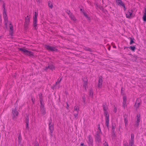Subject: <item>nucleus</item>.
<instances>
[{
  "instance_id": "nucleus-1",
  "label": "nucleus",
  "mask_w": 146,
  "mask_h": 146,
  "mask_svg": "<svg viewBox=\"0 0 146 146\" xmlns=\"http://www.w3.org/2000/svg\"><path fill=\"white\" fill-rule=\"evenodd\" d=\"M103 109L104 110V115L105 117V125L108 129H109V115L108 111V107L106 103L103 104Z\"/></svg>"
},
{
  "instance_id": "nucleus-2",
  "label": "nucleus",
  "mask_w": 146,
  "mask_h": 146,
  "mask_svg": "<svg viewBox=\"0 0 146 146\" xmlns=\"http://www.w3.org/2000/svg\"><path fill=\"white\" fill-rule=\"evenodd\" d=\"M19 114V113L16 108L12 109L11 115L12 119L13 120H16L18 117Z\"/></svg>"
},
{
  "instance_id": "nucleus-3",
  "label": "nucleus",
  "mask_w": 146,
  "mask_h": 146,
  "mask_svg": "<svg viewBox=\"0 0 146 146\" xmlns=\"http://www.w3.org/2000/svg\"><path fill=\"white\" fill-rule=\"evenodd\" d=\"M38 15V13L36 12H35L34 16L33 17V25L34 27L35 28V29L36 30L37 29V17Z\"/></svg>"
},
{
  "instance_id": "nucleus-4",
  "label": "nucleus",
  "mask_w": 146,
  "mask_h": 146,
  "mask_svg": "<svg viewBox=\"0 0 146 146\" xmlns=\"http://www.w3.org/2000/svg\"><path fill=\"white\" fill-rule=\"evenodd\" d=\"M79 110V107L78 106H76L74 107V115L76 119L78 118V115Z\"/></svg>"
},
{
  "instance_id": "nucleus-5",
  "label": "nucleus",
  "mask_w": 146,
  "mask_h": 146,
  "mask_svg": "<svg viewBox=\"0 0 146 146\" xmlns=\"http://www.w3.org/2000/svg\"><path fill=\"white\" fill-rule=\"evenodd\" d=\"M30 23L29 17L28 15L25 18V23L24 24V28L25 30H27L28 28V26Z\"/></svg>"
},
{
  "instance_id": "nucleus-6",
  "label": "nucleus",
  "mask_w": 146,
  "mask_h": 146,
  "mask_svg": "<svg viewBox=\"0 0 146 146\" xmlns=\"http://www.w3.org/2000/svg\"><path fill=\"white\" fill-rule=\"evenodd\" d=\"M3 15L5 23V25L6 27H7V26L8 20L7 14L6 11H3Z\"/></svg>"
},
{
  "instance_id": "nucleus-7",
  "label": "nucleus",
  "mask_w": 146,
  "mask_h": 146,
  "mask_svg": "<svg viewBox=\"0 0 146 146\" xmlns=\"http://www.w3.org/2000/svg\"><path fill=\"white\" fill-rule=\"evenodd\" d=\"M45 48L48 50L52 52L57 51L58 50L55 47L50 46L48 45H46Z\"/></svg>"
},
{
  "instance_id": "nucleus-8",
  "label": "nucleus",
  "mask_w": 146,
  "mask_h": 146,
  "mask_svg": "<svg viewBox=\"0 0 146 146\" xmlns=\"http://www.w3.org/2000/svg\"><path fill=\"white\" fill-rule=\"evenodd\" d=\"M87 142L89 146H92L93 145V140L91 136L89 135L87 137Z\"/></svg>"
},
{
  "instance_id": "nucleus-9",
  "label": "nucleus",
  "mask_w": 146,
  "mask_h": 146,
  "mask_svg": "<svg viewBox=\"0 0 146 146\" xmlns=\"http://www.w3.org/2000/svg\"><path fill=\"white\" fill-rule=\"evenodd\" d=\"M102 76H100L99 78L98 83V88H101L102 87Z\"/></svg>"
},
{
  "instance_id": "nucleus-10",
  "label": "nucleus",
  "mask_w": 146,
  "mask_h": 146,
  "mask_svg": "<svg viewBox=\"0 0 146 146\" xmlns=\"http://www.w3.org/2000/svg\"><path fill=\"white\" fill-rule=\"evenodd\" d=\"M133 12V11L132 9H129L126 14V17L128 18H130L132 15Z\"/></svg>"
},
{
  "instance_id": "nucleus-11",
  "label": "nucleus",
  "mask_w": 146,
  "mask_h": 146,
  "mask_svg": "<svg viewBox=\"0 0 146 146\" xmlns=\"http://www.w3.org/2000/svg\"><path fill=\"white\" fill-rule=\"evenodd\" d=\"M141 102V100L139 98H137V100H136V101L135 105V108H138L140 105Z\"/></svg>"
},
{
  "instance_id": "nucleus-12",
  "label": "nucleus",
  "mask_w": 146,
  "mask_h": 146,
  "mask_svg": "<svg viewBox=\"0 0 146 146\" xmlns=\"http://www.w3.org/2000/svg\"><path fill=\"white\" fill-rule=\"evenodd\" d=\"M49 127L50 131V135L51 136V137H52V133H53L54 130L53 124H52V125H49Z\"/></svg>"
},
{
  "instance_id": "nucleus-13",
  "label": "nucleus",
  "mask_w": 146,
  "mask_h": 146,
  "mask_svg": "<svg viewBox=\"0 0 146 146\" xmlns=\"http://www.w3.org/2000/svg\"><path fill=\"white\" fill-rule=\"evenodd\" d=\"M127 97L126 96H124L123 98V107L125 109L127 106L126 105Z\"/></svg>"
},
{
  "instance_id": "nucleus-14",
  "label": "nucleus",
  "mask_w": 146,
  "mask_h": 146,
  "mask_svg": "<svg viewBox=\"0 0 146 146\" xmlns=\"http://www.w3.org/2000/svg\"><path fill=\"white\" fill-rule=\"evenodd\" d=\"M48 69L53 70L54 69V67L53 65L49 64L48 66H46L44 69V70H47Z\"/></svg>"
},
{
  "instance_id": "nucleus-15",
  "label": "nucleus",
  "mask_w": 146,
  "mask_h": 146,
  "mask_svg": "<svg viewBox=\"0 0 146 146\" xmlns=\"http://www.w3.org/2000/svg\"><path fill=\"white\" fill-rule=\"evenodd\" d=\"M88 81L86 80L85 81H84V85L83 87L84 88L85 90L86 91L87 90V89L88 88Z\"/></svg>"
},
{
  "instance_id": "nucleus-16",
  "label": "nucleus",
  "mask_w": 146,
  "mask_h": 146,
  "mask_svg": "<svg viewBox=\"0 0 146 146\" xmlns=\"http://www.w3.org/2000/svg\"><path fill=\"white\" fill-rule=\"evenodd\" d=\"M124 122L125 123V127H127L128 125V120L127 117L126 115H124Z\"/></svg>"
},
{
  "instance_id": "nucleus-17",
  "label": "nucleus",
  "mask_w": 146,
  "mask_h": 146,
  "mask_svg": "<svg viewBox=\"0 0 146 146\" xmlns=\"http://www.w3.org/2000/svg\"><path fill=\"white\" fill-rule=\"evenodd\" d=\"M101 133V131L100 132L99 130H98V131L96 132V137L99 140H100V133Z\"/></svg>"
},
{
  "instance_id": "nucleus-18",
  "label": "nucleus",
  "mask_w": 146,
  "mask_h": 146,
  "mask_svg": "<svg viewBox=\"0 0 146 146\" xmlns=\"http://www.w3.org/2000/svg\"><path fill=\"white\" fill-rule=\"evenodd\" d=\"M116 3L118 5L120 6H122L124 4L121 0H117Z\"/></svg>"
},
{
  "instance_id": "nucleus-19",
  "label": "nucleus",
  "mask_w": 146,
  "mask_h": 146,
  "mask_svg": "<svg viewBox=\"0 0 146 146\" xmlns=\"http://www.w3.org/2000/svg\"><path fill=\"white\" fill-rule=\"evenodd\" d=\"M111 127V131L113 133H114L115 132V129L116 127V125L115 123H112V124Z\"/></svg>"
},
{
  "instance_id": "nucleus-20",
  "label": "nucleus",
  "mask_w": 146,
  "mask_h": 146,
  "mask_svg": "<svg viewBox=\"0 0 146 146\" xmlns=\"http://www.w3.org/2000/svg\"><path fill=\"white\" fill-rule=\"evenodd\" d=\"M19 50L21 52H23L24 54L25 55L28 51L25 48H19Z\"/></svg>"
},
{
  "instance_id": "nucleus-21",
  "label": "nucleus",
  "mask_w": 146,
  "mask_h": 146,
  "mask_svg": "<svg viewBox=\"0 0 146 146\" xmlns=\"http://www.w3.org/2000/svg\"><path fill=\"white\" fill-rule=\"evenodd\" d=\"M144 12L143 17V20L144 21H146V9H145Z\"/></svg>"
},
{
  "instance_id": "nucleus-22",
  "label": "nucleus",
  "mask_w": 146,
  "mask_h": 146,
  "mask_svg": "<svg viewBox=\"0 0 146 146\" xmlns=\"http://www.w3.org/2000/svg\"><path fill=\"white\" fill-rule=\"evenodd\" d=\"M69 15L70 17V18L72 20H73L74 21H76V19L74 17V15L72 14V13H70V14H69Z\"/></svg>"
},
{
  "instance_id": "nucleus-23",
  "label": "nucleus",
  "mask_w": 146,
  "mask_h": 146,
  "mask_svg": "<svg viewBox=\"0 0 146 146\" xmlns=\"http://www.w3.org/2000/svg\"><path fill=\"white\" fill-rule=\"evenodd\" d=\"M140 115L139 114H137V121L136 122L139 123L140 121Z\"/></svg>"
},
{
  "instance_id": "nucleus-24",
  "label": "nucleus",
  "mask_w": 146,
  "mask_h": 146,
  "mask_svg": "<svg viewBox=\"0 0 146 146\" xmlns=\"http://www.w3.org/2000/svg\"><path fill=\"white\" fill-rule=\"evenodd\" d=\"M40 108H44V106L43 104V103L42 100V98H40Z\"/></svg>"
},
{
  "instance_id": "nucleus-25",
  "label": "nucleus",
  "mask_w": 146,
  "mask_h": 146,
  "mask_svg": "<svg viewBox=\"0 0 146 146\" xmlns=\"http://www.w3.org/2000/svg\"><path fill=\"white\" fill-rule=\"evenodd\" d=\"M26 55L31 56L33 55V53L32 52L27 51Z\"/></svg>"
},
{
  "instance_id": "nucleus-26",
  "label": "nucleus",
  "mask_w": 146,
  "mask_h": 146,
  "mask_svg": "<svg viewBox=\"0 0 146 146\" xmlns=\"http://www.w3.org/2000/svg\"><path fill=\"white\" fill-rule=\"evenodd\" d=\"M48 5L49 7L51 9H52L53 7L52 4L50 1H49L48 2Z\"/></svg>"
},
{
  "instance_id": "nucleus-27",
  "label": "nucleus",
  "mask_w": 146,
  "mask_h": 146,
  "mask_svg": "<svg viewBox=\"0 0 146 146\" xmlns=\"http://www.w3.org/2000/svg\"><path fill=\"white\" fill-rule=\"evenodd\" d=\"M89 93L90 96H92V97H93V92L92 88L90 89Z\"/></svg>"
},
{
  "instance_id": "nucleus-28",
  "label": "nucleus",
  "mask_w": 146,
  "mask_h": 146,
  "mask_svg": "<svg viewBox=\"0 0 146 146\" xmlns=\"http://www.w3.org/2000/svg\"><path fill=\"white\" fill-rule=\"evenodd\" d=\"M40 111L42 113L43 115H44L46 113L45 111L44 108H40Z\"/></svg>"
},
{
  "instance_id": "nucleus-29",
  "label": "nucleus",
  "mask_w": 146,
  "mask_h": 146,
  "mask_svg": "<svg viewBox=\"0 0 146 146\" xmlns=\"http://www.w3.org/2000/svg\"><path fill=\"white\" fill-rule=\"evenodd\" d=\"M84 15V16L88 20H90V17L88 16V15L85 12H83Z\"/></svg>"
},
{
  "instance_id": "nucleus-30",
  "label": "nucleus",
  "mask_w": 146,
  "mask_h": 146,
  "mask_svg": "<svg viewBox=\"0 0 146 146\" xmlns=\"http://www.w3.org/2000/svg\"><path fill=\"white\" fill-rule=\"evenodd\" d=\"M9 28L10 30V32H12L13 30V26L12 25L11 23L10 24Z\"/></svg>"
},
{
  "instance_id": "nucleus-31",
  "label": "nucleus",
  "mask_w": 146,
  "mask_h": 146,
  "mask_svg": "<svg viewBox=\"0 0 146 146\" xmlns=\"http://www.w3.org/2000/svg\"><path fill=\"white\" fill-rule=\"evenodd\" d=\"M84 49L86 51H89L90 52H92V49L88 47H85L84 48Z\"/></svg>"
},
{
  "instance_id": "nucleus-32",
  "label": "nucleus",
  "mask_w": 146,
  "mask_h": 146,
  "mask_svg": "<svg viewBox=\"0 0 146 146\" xmlns=\"http://www.w3.org/2000/svg\"><path fill=\"white\" fill-rule=\"evenodd\" d=\"M129 48L130 49L133 51H134L135 50V49L136 48L135 46H130L129 47Z\"/></svg>"
},
{
  "instance_id": "nucleus-33",
  "label": "nucleus",
  "mask_w": 146,
  "mask_h": 146,
  "mask_svg": "<svg viewBox=\"0 0 146 146\" xmlns=\"http://www.w3.org/2000/svg\"><path fill=\"white\" fill-rule=\"evenodd\" d=\"M134 143V141L130 140L129 141V145L130 146H132L133 145Z\"/></svg>"
},
{
  "instance_id": "nucleus-34",
  "label": "nucleus",
  "mask_w": 146,
  "mask_h": 146,
  "mask_svg": "<svg viewBox=\"0 0 146 146\" xmlns=\"http://www.w3.org/2000/svg\"><path fill=\"white\" fill-rule=\"evenodd\" d=\"M134 135L133 134H132L131 135V138L130 140L134 141Z\"/></svg>"
},
{
  "instance_id": "nucleus-35",
  "label": "nucleus",
  "mask_w": 146,
  "mask_h": 146,
  "mask_svg": "<svg viewBox=\"0 0 146 146\" xmlns=\"http://www.w3.org/2000/svg\"><path fill=\"white\" fill-rule=\"evenodd\" d=\"M25 122L26 123H29V117L28 116L26 117Z\"/></svg>"
},
{
  "instance_id": "nucleus-36",
  "label": "nucleus",
  "mask_w": 146,
  "mask_h": 146,
  "mask_svg": "<svg viewBox=\"0 0 146 146\" xmlns=\"http://www.w3.org/2000/svg\"><path fill=\"white\" fill-rule=\"evenodd\" d=\"M3 7L4 9H3V11H5V3L4 2H3Z\"/></svg>"
},
{
  "instance_id": "nucleus-37",
  "label": "nucleus",
  "mask_w": 146,
  "mask_h": 146,
  "mask_svg": "<svg viewBox=\"0 0 146 146\" xmlns=\"http://www.w3.org/2000/svg\"><path fill=\"white\" fill-rule=\"evenodd\" d=\"M134 42V41H133V39L131 38H130V45L132 44Z\"/></svg>"
},
{
  "instance_id": "nucleus-38",
  "label": "nucleus",
  "mask_w": 146,
  "mask_h": 146,
  "mask_svg": "<svg viewBox=\"0 0 146 146\" xmlns=\"http://www.w3.org/2000/svg\"><path fill=\"white\" fill-rule=\"evenodd\" d=\"M139 123H137V122H136V123L135 125V128L136 127H137L138 126H139Z\"/></svg>"
},
{
  "instance_id": "nucleus-39",
  "label": "nucleus",
  "mask_w": 146,
  "mask_h": 146,
  "mask_svg": "<svg viewBox=\"0 0 146 146\" xmlns=\"http://www.w3.org/2000/svg\"><path fill=\"white\" fill-rule=\"evenodd\" d=\"M104 146H108V143L106 141H105V143H104Z\"/></svg>"
},
{
  "instance_id": "nucleus-40",
  "label": "nucleus",
  "mask_w": 146,
  "mask_h": 146,
  "mask_svg": "<svg viewBox=\"0 0 146 146\" xmlns=\"http://www.w3.org/2000/svg\"><path fill=\"white\" fill-rule=\"evenodd\" d=\"M98 130H99L100 131V132L101 129L100 127V124H98Z\"/></svg>"
},
{
  "instance_id": "nucleus-41",
  "label": "nucleus",
  "mask_w": 146,
  "mask_h": 146,
  "mask_svg": "<svg viewBox=\"0 0 146 146\" xmlns=\"http://www.w3.org/2000/svg\"><path fill=\"white\" fill-rule=\"evenodd\" d=\"M117 108H116L115 107V106H114V109H113V111H114L115 112V113H116V112H117Z\"/></svg>"
},
{
  "instance_id": "nucleus-42",
  "label": "nucleus",
  "mask_w": 146,
  "mask_h": 146,
  "mask_svg": "<svg viewBox=\"0 0 146 146\" xmlns=\"http://www.w3.org/2000/svg\"><path fill=\"white\" fill-rule=\"evenodd\" d=\"M52 119H50L49 120V125H52V124H51L52 123Z\"/></svg>"
},
{
  "instance_id": "nucleus-43",
  "label": "nucleus",
  "mask_w": 146,
  "mask_h": 146,
  "mask_svg": "<svg viewBox=\"0 0 146 146\" xmlns=\"http://www.w3.org/2000/svg\"><path fill=\"white\" fill-rule=\"evenodd\" d=\"M26 128L28 129H29V123H26Z\"/></svg>"
},
{
  "instance_id": "nucleus-44",
  "label": "nucleus",
  "mask_w": 146,
  "mask_h": 146,
  "mask_svg": "<svg viewBox=\"0 0 146 146\" xmlns=\"http://www.w3.org/2000/svg\"><path fill=\"white\" fill-rule=\"evenodd\" d=\"M122 6L123 7L124 11H125L126 9V8L125 7V4Z\"/></svg>"
},
{
  "instance_id": "nucleus-45",
  "label": "nucleus",
  "mask_w": 146,
  "mask_h": 146,
  "mask_svg": "<svg viewBox=\"0 0 146 146\" xmlns=\"http://www.w3.org/2000/svg\"><path fill=\"white\" fill-rule=\"evenodd\" d=\"M66 13L68 14L69 15V14L70 13H72L70 10H67L66 11Z\"/></svg>"
},
{
  "instance_id": "nucleus-46",
  "label": "nucleus",
  "mask_w": 146,
  "mask_h": 146,
  "mask_svg": "<svg viewBox=\"0 0 146 146\" xmlns=\"http://www.w3.org/2000/svg\"><path fill=\"white\" fill-rule=\"evenodd\" d=\"M35 146H39L38 144L37 143V141H36H36H35Z\"/></svg>"
},
{
  "instance_id": "nucleus-47",
  "label": "nucleus",
  "mask_w": 146,
  "mask_h": 146,
  "mask_svg": "<svg viewBox=\"0 0 146 146\" xmlns=\"http://www.w3.org/2000/svg\"><path fill=\"white\" fill-rule=\"evenodd\" d=\"M128 144L127 142H126L124 144V146H128Z\"/></svg>"
},
{
  "instance_id": "nucleus-48",
  "label": "nucleus",
  "mask_w": 146,
  "mask_h": 146,
  "mask_svg": "<svg viewBox=\"0 0 146 146\" xmlns=\"http://www.w3.org/2000/svg\"><path fill=\"white\" fill-rule=\"evenodd\" d=\"M31 100L32 101V102L33 104L34 103V101H35V99L33 98H32Z\"/></svg>"
},
{
  "instance_id": "nucleus-49",
  "label": "nucleus",
  "mask_w": 146,
  "mask_h": 146,
  "mask_svg": "<svg viewBox=\"0 0 146 146\" xmlns=\"http://www.w3.org/2000/svg\"><path fill=\"white\" fill-rule=\"evenodd\" d=\"M62 80V78H61L59 79L58 80V83H60Z\"/></svg>"
},
{
  "instance_id": "nucleus-50",
  "label": "nucleus",
  "mask_w": 146,
  "mask_h": 146,
  "mask_svg": "<svg viewBox=\"0 0 146 146\" xmlns=\"http://www.w3.org/2000/svg\"><path fill=\"white\" fill-rule=\"evenodd\" d=\"M2 20L1 19V15H0V23H2Z\"/></svg>"
},
{
  "instance_id": "nucleus-51",
  "label": "nucleus",
  "mask_w": 146,
  "mask_h": 146,
  "mask_svg": "<svg viewBox=\"0 0 146 146\" xmlns=\"http://www.w3.org/2000/svg\"><path fill=\"white\" fill-rule=\"evenodd\" d=\"M84 143H81V144H80V145L81 146H83V145H84Z\"/></svg>"
},
{
  "instance_id": "nucleus-52",
  "label": "nucleus",
  "mask_w": 146,
  "mask_h": 146,
  "mask_svg": "<svg viewBox=\"0 0 146 146\" xmlns=\"http://www.w3.org/2000/svg\"><path fill=\"white\" fill-rule=\"evenodd\" d=\"M36 1L37 2H40V0H36Z\"/></svg>"
},
{
  "instance_id": "nucleus-53",
  "label": "nucleus",
  "mask_w": 146,
  "mask_h": 146,
  "mask_svg": "<svg viewBox=\"0 0 146 146\" xmlns=\"http://www.w3.org/2000/svg\"><path fill=\"white\" fill-rule=\"evenodd\" d=\"M66 104H67V106L68 107H69V105H68V103H67V102Z\"/></svg>"
},
{
  "instance_id": "nucleus-54",
  "label": "nucleus",
  "mask_w": 146,
  "mask_h": 146,
  "mask_svg": "<svg viewBox=\"0 0 146 146\" xmlns=\"http://www.w3.org/2000/svg\"><path fill=\"white\" fill-rule=\"evenodd\" d=\"M58 82H57L56 83V84H55V86H56V85L57 84V83H58Z\"/></svg>"
},
{
  "instance_id": "nucleus-55",
  "label": "nucleus",
  "mask_w": 146,
  "mask_h": 146,
  "mask_svg": "<svg viewBox=\"0 0 146 146\" xmlns=\"http://www.w3.org/2000/svg\"><path fill=\"white\" fill-rule=\"evenodd\" d=\"M128 48L127 47H125L124 48V49H125L126 48Z\"/></svg>"
},
{
  "instance_id": "nucleus-56",
  "label": "nucleus",
  "mask_w": 146,
  "mask_h": 146,
  "mask_svg": "<svg viewBox=\"0 0 146 146\" xmlns=\"http://www.w3.org/2000/svg\"><path fill=\"white\" fill-rule=\"evenodd\" d=\"M123 91V90H122V88H121V93H122V91Z\"/></svg>"
},
{
  "instance_id": "nucleus-57",
  "label": "nucleus",
  "mask_w": 146,
  "mask_h": 146,
  "mask_svg": "<svg viewBox=\"0 0 146 146\" xmlns=\"http://www.w3.org/2000/svg\"><path fill=\"white\" fill-rule=\"evenodd\" d=\"M82 9H80V11H82Z\"/></svg>"
},
{
  "instance_id": "nucleus-58",
  "label": "nucleus",
  "mask_w": 146,
  "mask_h": 146,
  "mask_svg": "<svg viewBox=\"0 0 146 146\" xmlns=\"http://www.w3.org/2000/svg\"><path fill=\"white\" fill-rule=\"evenodd\" d=\"M115 0V1H116V2L117 1V0Z\"/></svg>"
},
{
  "instance_id": "nucleus-59",
  "label": "nucleus",
  "mask_w": 146,
  "mask_h": 146,
  "mask_svg": "<svg viewBox=\"0 0 146 146\" xmlns=\"http://www.w3.org/2000/svg\"><path fill=\"white\" fill-rule=\"evenodd\" d=\"M2 1V0H0V1Z\"/></svg>"
},
{
  "instance_id": "nucleus-60",
  "label": "nucleus",
  "mask_w": 146,
  "mask_h": 146,
  "mask_svg": "<svg viewBox=\"0 0 146 146\" xmlns=\"http://www.w3.org/2000/svg\"><path fill=\"white\" fill-rule=\"evenodd\" d=\"M114 47L116 48V46H114Z\"/></svg>"
},
{
  "instance_id": "nucleus-61",
  "label": "nucleus",
  "mask_w": 146,
  "mask_h": 146,
  "mask_svg": "<svg viewBox=\"0 0 146 146\" xmlns=\"http://www.w3.org/2000/svg\"><path fill=\"white\" fill-rule=\"evenodd\" d=\"M114 47L116 48V46H114Z\"/></svg>"
},
{
  "instance_id": "nucleus-62",
  "label": "nucleus",
  "mask_w": 146,
  "mask_h": 146,
  "mask_svg": "<svg viewBox=\"0 0 146 146\" xmlns=\"http://www.w3.org/2000/svg\"><path fill=\"white\" fill-rule=\"evenodd\" d=\"M84 102H85V101L84 100Z\"/></svg>"
},
{
  "instance_id": "nucleus-63",
  "label": "nucleus",
  "mask_w": 146,
  "mask_h": 146,
  "mask_svg": "<svg viewBox=\"0 0 146 146\" xmlns=\"http://www.w3.org/2000/svg\"><path fill=\"white\" fill-rule=\"evenodd\" d=\"M84 146H87L86 145H84Z\"/></svg>"
}]
</instances>
